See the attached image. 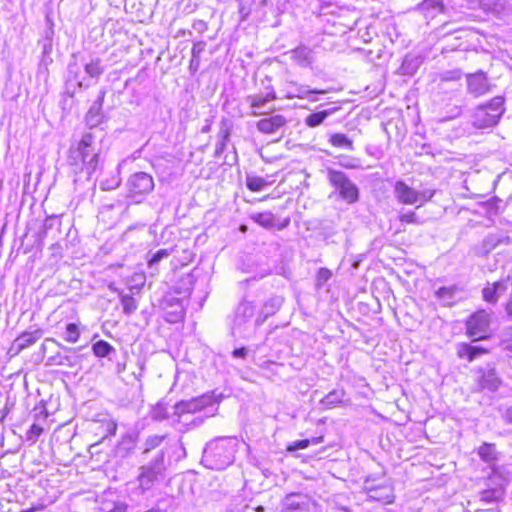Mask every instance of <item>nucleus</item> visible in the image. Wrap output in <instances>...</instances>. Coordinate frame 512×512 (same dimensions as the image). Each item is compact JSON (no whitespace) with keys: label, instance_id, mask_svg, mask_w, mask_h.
Returning a JSON list of instances; mask_svg holds the SVG:
<instances>
[{"label":"nucleus","instance_id":"1","mask_svg":"<svg viewBox=\"0 0 512 512\" xmlns=\"http://www.w3.org/2000/svg\"><path fill=\"white\" fill-rule=\"evenodd\" d=\"M99 153L96 137L91 132L84 133L79 141L71 144L67 164L75 175L85 173L90 177L99 164Z\"/></svg>","mask_w":512,"mask_h":512},{"label":"nucleus","instance_id":"2","mask_svg":"<svg viewBox=\"0 0 512 512\" xmlns=\"http://www.w3.org/2000/svg\"><path fill=\"white\" fill-rule=\"evenodd\" d=\"M239 441L236 437H217L206 444L202 464L212 470H223L234 462Z\"/></svg>","mask_w":512,"mask_h":512},{"label":"nucleus","instance_id":"3","mask_svg":"<svg viewBox=\"0 0 512 512\" xmlns=\"http://www.w3.org/2000/svg\"><path fill=\"white\" fill-rule=\"evenodd\" d=\"M165 452L160 450L147 463L138 468V475L133 493L137 496H143L150 491L155 484L160 482L165 476Z\"/></svg>","mask_w":512,"mask_h":512},{"label":"nucleus","instance_id":"4","mask_svg":"<svg viewBox=\"0 0 512 512\" xmlns=\"http://www.w3.org/2000/svg\"><path fill=\"white\" fill-rule=\"evenodd\" d=\"M504 102L502 96H496L486 104L479 105L472 116L473 125L479 129L495 126L505 112Z\"/></svg>","mask_w":512,"mask_h":512},{"label":"nucleus","instance_id":"5","mask_svg":"<svg viewBox=\"0 0 512 512\" xmlns=\"http://www.w3.org/2000/svg\"><path fill=\"white\" fill-rule=\"evenodd\" d=\"M327 178L344 202L353 204L358 201L359 189L344 172L329 168Z\"/></svg>","mask_w":512,"mask_h":512},{"label":"nucleus","instance_id":"6","mask_svg":"<svg viewBox=\"0 0 512 512\" xmlns=\"http://www.w3.org/2000/svg\"><path fill=\"white\" fill-rule=\"evenodd\" d=\"M128 197L135 203H140L154 189V180L146 172L132 174L126 183Z\"/></svg>","mask_w":512,"mask_h":512},{"label":"nucleus","instance_id":"7","mask_svg":"<svg viewBox=\"0 0 512 512\" xmlns=\"http://www.w3.org/2000/svg\"><path fill=\"white\" fill-rule=\"evenodd\" d=\"M215 402L213 394H203L187 401H180L174 405V415L180 418L184 414L196 413Z\"/></svg>","mask_w":512,"mask_h":512},{"label":"nucleus","instance_id":"8","mask_svg":"<svg viewBox=\"0 0 512 512\" xmlns=\"http://www.w3.org/2000/svg\"><path fill=\"white\" fill-rule=\"evenodd\" d=\"M490 314L485 310H479L470 316L466 323L467 334L475 339H484L489 331Z\"/></svg>","mask_w":512,"mask_h":512},{"label":"nucleus","instance_id":"9","mask_svg":"<svg viewBox=\"0 0 512 512\" xmlns=\"http://www.w3.org/2000/svg\"><path fill=\"white\" fill-rule=\"evenodd\" d=\"M283 506L287 512H317V504L306 494L291 493L288 494Z\"/></svg>","mask_w":512,"mask_h":512},{"label":"nucleus","instance_id":"10","mask_svg":"<svg viewBox=\"0 0 512 512\" xmlns=\"http://www.w3.org/2000/svg\"><path fill=\"white\" fill-rule=\"evenodd\" d=\"M467 91L473 97H481L491 90V85L488 81L487 75L483 71H478L466 76Z\"/></svg>","mask_w":512,"mask_h":512},{"label":"nucleus","instance_id":"11","mask_svg":"<svg viewBox=\"0 0 512 512\" xmlns=\"http://www.w3.org/2000/svg\"><path fill=\"white\" fill-rule=\"evenodd\" d=\"M477 373L479 375L477 384L480 391L488 390L494 392L500 387L502 381L494 367L480 368Z\"/></svg>","mask_w":512,"mask_h":512},{"label":"nucleus","instance_id":"12","mask_svg":"<svg viewBox=\"0 0 512 512\" xmlns=\"http://www.w3.org/2000/svg\"><path fill=\"white\" fill-rule=\"evenodd\" d=\"M42 335L43 331L41 329L22 333L13 341L8 354H10V356H15V354H18L22 350L35 344L42 337Z\"/></svg>","mask_w":512,"mask_h":512},{"label":"nucleus","instance_id":"13","mask_svg":"<svg viewBox=\"0 0 512 512\" xmlns=\"http://www.w3.org/2000/svg\"><path fill=\"white\" fill-rule=\"evenodd\" d=\"M510 279H502L494 283H488L482 290L483 299L491 304H495L498 299L507 292Z\"/></svg>","mask_w":512,"mask_h":512},{"label":"nucleus","instance_id":"14","mask_svg":"<svg viewBox=\"0 0 512 512\" xmlns=\"http://www.w3.org/2000/svg\"><path fill=\"white\" fill-rule=\"evenodd\" d=\"M365 489L368 497L372 500L390 504L394 500L393 490L390 485L372 486L369 481L365 482Z\"/></svg>","mask_w":512,"mask_h":512},{"label":"nucleus","instance_id":"15","mask_svg":"<svg viewBox=\"0 0 512 512\" xmlns=\"http://www.w3.org/2000/svg\"><path fill=\"white\" fill-rule=\"evenodd\" d=\"M394 194L397 201L404 205L418 203V191L408 186L403 181H397L394 186Z\"/></svg>","mask_w":512,"mask_h":512},{"label":"nucleus","instance_id":"16","mask_svg":"<svg viewBox=\"0 0 512 512\" xmlns=\"http://www.w3.org/2000/svg\"><path fill=\"white\" fill-rule=\"evenodd\" d=\"M277 98L274 89L271 87L265 94L249 95L246 97V102L249 103L253 109L250 113L252 116H258L262 114L259 110L263 108L268 102L274 101Z\"/></svg>","mask_w":512,"mask_h":512},{"label":"nucleus","instance_id":"17","mask_svg":"<svg viewBox=\"0 0 512 512\" xmlns=\"http://www.w3.org/2000/svg\"><path fill=\"white\" fill-rule=\"evenodd\" d=\"M250 219L265 229H272L277 227L278 230L284 229L290 222L289 219H286L282 224L277 226V219L275 215L270 211L252 213L250 215Z\"/></svg>","mask_w":512,"mask_h":512},{"label":"nucleus","instance_id":"18","mask_svg":"<svg viewBox=\"0 0 512 512\" xmlns=\"http://www.w3.org/2000/svg\"><path fill=\"white\" fill-rule=\"evenodd\" d=\"M285 124V117L280 114H277L259 120L257 122V129L264 134H273L276 133L280 128L285 126Z\"/></svg>","mask_w":512,"mask_h":512},{"label":"nucleus","instance_id":"19","mask_svg":"<svg viewBox=\"0 0 512 512\" xmlns=\"http://www.w3.org/2000/svg\"><path fill=\"white\" fill-rule=\"evenodd\" d=\"M255 310L256 306L252 302H241L236 309L234 320L235 325L241 326L250 321L255 315Z\"/></svg>","mask_w":512,"mask_h":512},{"label":"nucleus","instance_id":"20","mask_svg":"<svg viewBox=\"0 0 512 512\" xmlns=\"http://www.w3.org/2000/svg\"><path fill=\"white\" fill-rule=\"evenodd\" d=\"M290 58L299 66L308 67L313 62L312 50L306 46H299L288 52Z\"/></svg>","mask_w":512,"mask_h":512},{"label":"nucleus","instance_id":"21","mask_svg":"<svg viewBox=\"0 0 512 512\" xmlns=\"http://www.w3.org/2000/svg\"><path fill=\"white\" fill-rule=\"evenodd\" d=\"M488 351L485 348L479 346H472L467 343H460L457 345V356L461 359L466 358L469 362H472L476 357L481 354H486Z\"/></svg>","mask_w":512,"mask_h":512},{"label":"nucleus","instance_id":"22","mask_svg":"<svg viewBox=\"0 0 512 512\" xmlns=\"http://www.w3.org/2000/svg\"><path fill=\"white\" fill-rule=\"evenodd\" d=\"M345 397L343 389H334L320 400V404L326 409H332L341 404Z\"/></svg>","mask_w":512,"mask_h":512},{"label":"nucleus","instance_id":"23","mask_svg":"<svg viewBox=\"0 0 512 512\" xmlns=\"http://www.w3.org/2000/svg\"><path fill=\"white\" fill-rule=\"evenodd\" d=\"M504 488L499 486L491 489H486L480 492V501L484 503L500 502L504 499Z\"/></svg>","mask_w":512,"mask_h":512},{"label":"nucleus","instance_id":"24","mask_svg":"<svg viewBox=\"0 0 512 512\" xmlns=\"http://www.w3.org/2000/svg\"><path fill=\"white\" fill-rule=\"evenodd\" d=\"M171 252L172 251L169 249H159L151 255L147 262V266L152 275L158 273L159 262L165 258H168L171 255Z\"/></svg>","mask_w":512,"mask_h":512},{"label":"nucleus","instance_id":"25","mask_svg":"<svg viewBox=\"0 0 512 512\" xmlns=\"http://www.w3.org/2000/svg\"><path fill=\"white\" fill-rule=\"evenodd\" d=\"M104 98H105V91L101 90L99 92L97 99L95 100V102L90 107V109L87 113V121L89 123L94 124V123L98 122V119H94V118L100 116V111H101V108H102V105L104 102Z\"/></svg>","mask_w":512,"mask_h":512},{"label":"nucleus","instance_id":"26","mask_svg":"<svg viewBox=\"0 0 512 512\" xmlns=\"http://www.w3.org/2000/svg\"><path fill=\"white\" fill-rule=\"evenodd\" d=\"M329 142L334 147L344 148L350 151L354 150L353 141L342 133L332 134L329 138Z\"/></svg>","mask_w":512,"mask_h":512},{"label":"nucleus","instance_id":"27","mask_svg":"<svg viewBox=\"0 0 512 512\" xmlns=\"http://www.w3.org/2000/svg\"><path fill=\"white\" fill-rule=\"evenodd\" d=\"M85 73L90 78H99L100 75L104 71V67L102 66V61L99 58H93L90 62L84 65Z\"/></svg>","mask_w":512,"mask_h":512},{"label":"nucleus","instance_id":"28","mask_svg":"<svg viewBox=\"0 0 512 512\" xmlns=\"http://www.w3.org/2000/svg\"><path fill=\"white\" fill-rule=\"evenodd\" d=\"M456 292L457 288L455 286L441 287L436 291V296L444 305L450 306L453 303Z\"/></svg>","mask_w":512,"mask_h":512},{"label":"nucleus","instance_id":"29","mask_svg":"<svg viewBox=\"0 0 512 512\" xmlns=\"http://www.w3.org/2000/svg\"><path fill=\"white\" fill-rule=\"evenodd\" d=\"M92 351L99 358L108 357L110 353L115 352V348L104 340H99L92 345Z\"/></svg>","mask_w":512,"mask_h":512},{"label":"nucleus","instance_id":"30","mask_svg":"<svg viewBox=\"0 0 512 512\" xmlns=\"http://www.w3.org/2000/svg\"><path fill=\"white\" fill-rule=\"evenodd\" d=\"M267 182L264 178L255 176L252 174L246 175V186L252 192L262 191L266 186Z\"/></svg>","mask_w":512,"mask_h":512},{"label":"nucleus","instance_id":"31","mask_svg":"<svg viewBox=\"0 0 512 512\" xmlns=\"http://www.w3.org/2000/svg\"><path fill=\"white\" fill-rule=\"evenodd\" d=\"M331 114V111L329 110H323V111H319V112H316V113H312L310 115H308L305 119V124L308 126V127H317L319 126L320 124L323 123V121L327 118V116H329Z\"/></svg>","mask_w":512,"mask_h":512},{"label":"nucleus","instance_id":"32","mask_svg":"<svg viewBox=\"0 0 512 512\" xmlns=\"http://www.w3.org/2000/svg\"><path fill=\"white\" fill-rule=\"evenodd\" d=\"M121 305L123 307V312L126 315H131L137 310V302L130 294H123L120 297Z\"/></svg>","mask_w":512,"mask_h":512},{"label":"nucleus","instance_id":"33","mask_svg":"<svg viewBox=\"0 0 512 512\" xmlns=\"http://www.w3.org/2000/svg\"><path fill=\"white\" fill-rule=\"evenodd\" d=\"M495 447L492 444L484 443L481 445L478 449V454L481 459H483L486 462H491L496 459L495 456Z\"/></svg>","mask_w":512,"mask_h":512},{"label":"nucleus","instance_id":"34","mask_svg":"<svg viewBox=\"0 0 512 512\" xmlns=\"http://www.w3.org/2000/svg\"><path fill=\"white\" fill-rule=\"evenodd\" d=\"M80 331L78 326L75 323H69L66 325V330L64 333L65 341L69 343H76L79 340Z\"/></svg>","mask_w":512,"mask_h":512},{"label":"nucleus","instance_id":"35","mask_svg":"<svg viewBox=\"0 0 512 512\" xmlns=\"http://www.w3.org/2000/svg\"><path fill=\"white\" fill-rule=\"evenodd\" d=\"M166 439V435H151L145 440V449L143 454L159 447L161 443Z\"/></svg>","mask_w":512,"mask_h":512},{"label":"nucleus","instance_id":"36","mask_svg":"<svg viewBox=\"0 0 512 512\" xmlns=\"http://www.w3.org/2000/svg\"><path fill=\"white\" fill-rule=\"evenodd\" d=\"M121 183V179L118 173L111 176V178L103 179L100 181V188L103 191H110L117 188Z\"/></svg>","mask_w":512,"mask_h":512},{"label":"nucleus","instance_id":"37","mask_svg":"<svg viewBox=\"0 0 512 512\" xmlns=\"http://www.w3.org/2000/svg\"><path fill=\"white\" fill-rule=\"evenodd\" d=\"M325 91L324 90H310L308 89L307 87H304V86H301L297 89V97L298 98H301V99H309L311 101H315L316 99L314 98H310L311 95L313 94H324Z\"/></svg>","mask_w":512,"mask_h":512},{"label":"nucleus","instance_id":"38","mask_svg":"<svg viewBox=\"0 0 512 512\" xmlns=\"http://www.w3.org/2000/svg\"><path fill=\"white\" fill-rule=\"evenodd\" d=\"M43 433V428L38 424H32L26 434V439L35 443L38 437Z\"/></svg>","mask_w":512,"mask_h":512},{"label":"nucleus","instance_id":"39","mask_svg":"<svg viewBox=\"0 0 512 512\" xmlns=\"http://www.w3.org/2000/svg\"><path fill=\"white\" fill-rule=\"evenodd\" d=\"M399 220L402 223H407V224H422L423 223V221L420 220L419 217L416 215V213L413 211H409L407 213H403V214L399 215Z\"/></svg>","mask_w":512,"mask_h":512},{"label":"nucleus","instance_id":"40","mask_svg":"<svg viewBox=\"0 0 512 512\" xmlns=\"http://www.w3.org/2000/svg\"><path fill=\"white\" fill-rule=\"evenodd\" d=\"M220 137H221V139L217 142L216 147H215V155L216 156H219L224 152L228 138H229V132L227 130L221 131Z\"/></svg>","mask_w":512,"mask_h":512},{"label":"nucleus","instance_id":"41","mask_svg":"<svg viewBox=\"0 0 512 512\" xmlns=\"http://www.w3.org/2000/svg\"><path fill=\"white\" fill-rule=\"evenodd\" d=\"M503 237L496 235V234H490L488 235L484 240V246L491 250L495 248L497 245L503 242Z\"/></svg>","mask_w":512,"mask_h":512},{"label":"nucleus","instance_id":"42","mask_svg":"<svg viewBox=\"0 0 512 512\" xmlns=\"http://www.w3.org/2000/svg\"><path fill=\"white\" fill-rule=\"evenodd\" d=\"M332 277V273L327 268H320L317 273V283L318 287L323 286L330 278Z\"/></svg>","mask_w":512,"mask_h":512},{"label":"nucleus","instance_id":"43","mask_svg":"<svg viewBox=\"0 0 512 512\" xmlns=\"http://www.w3.org/2000/svg\"><path fill=\"white\" fill-rule=\"evenodd\" d=\"M435 194V190L425 189L423 191H418V203L417 207L422 206L424 203L430 201Z\"/></svg>","mask_w":512,"mask_h":512},{"label":"nucleus","instance_id":"44","mask_svg":"<svg viewBox=\"0 0 512 512\" xmlns=\"http://www.w3.org/2000/svg\"><path fill=\"white\" fill-rule=\"evenodd\" d=\"M68 72H69V76L71 77L72 75L74 76V79L77 80V83H78V86L79 87H88L89 84L88 83H84V79L82 80H79V76H78V67H77V64L76 63H70L69 66H68Z\"/></svg>","mask_w":512,"mask_h":512},{"label":"nucleus","instance_id":"45","mask_svg":"<svg viewBox=\"0 0 512 512\" xmlns=\"http://www.w3.org/2000/svg\"><path fill=\"white\" fill-rule=\"evenodd\" d=\"M55 225L60 226V221L57 216H49L46 218L43 224V234L46 235L48 230L52 229Z\"/></svg>","mask_w":512,"mask_h":512},{"label":"nucleus","instance_id":"46","mask_svg":"<svg viewBox=\"0 0 512 512\" xmlns=\"http://www.w3.org/2000/svg\"><path fill=\"white\" fill-rule=\"evenodd\" d=\"M205 48H206V42H204V41H198V42L194 43L193 47H192V51H191L192 57L200 59L201 54L205 50Z\"/></svg>","mask_w":512,"mask_h":512},{"label":"nucleus","instance_id":"47","mask_svg":"<svg viewBox=\"0 0 512 512\" xmlns=\"http://www.w3.org/2000/svg\"><path fill=\"white\" fill-rule=\"evenodd\" d=\"M310 444V441L308 439L304 440H298L293 442L291 445L288 446V451H296L300 449H306Z\"/></svg>","mask_w":512,"mask_h":512},{"label":"nucleus","instance_id":"48","mask_svg":"<svg viewBox=\"0 0 512 512\" xmlns=\"http://www.w3.org/2000/svg\"><path fill=\"white\" fill-rule=\"evenodd\" d=\"M460 78H461V72L458 70H455V71L446 72L442 76L441 79L444 81H456V80H459Z\"/></svg>","mask_w":512,"mask_h":512},{"label":"nucleus","instance_id":"49","mask_svg":"<svg viewBox=\"0 0 512 512\" xmlns=\"http://www.w3.org/2000/svg\"><path fill=\"white\" fill-rule=\"evenodd\" d=\"M193 29L198 33H204L208 29V25L204 20H195L192 25Z\"/></svg>","mask_w":512,"mask_h":512},{"label":"nucleus","instance_id":"50","mask_svg":"<svg viewBox=\"0 0 512 512\" xmlns=\"http://www.w3.org/2000/svg\"><path fill=\"white\" fill-rule=\"evenodd\" d=\"M51 360V363L57 365H68L70 363V358L68 356H62L60 354L51 358Z\"/></svg>","mask_w":512,"mask_h":512},{"label":"nucleus","instance_id":"51","mask_svg":"<svg viewBox=\"0 0 512 512\" xmlns=\"http://www.w3.org/2000/svg\"><path fill=\"white\" fill-rule=\"evenodd\" d=\"M127 504L122 501L115 502L113 505V508L109 510V512H126L127 511Z\"/></svg>","mask_w":512,"mask_h":512},{"label":"nucleus","instance_id":"52","mask_svg":"<svg viewBox=\"0 0 512 512\" xmlns=\"http://www.w3.org/2000/svg\"><path fill=\"white\" fill-rule=\"evenodd\" d=\"M248 354V350L245 347L234 349L232 352V356L234 358H245Z\"/></svg>","mask_w":512,"mask_h":512},{"label":"nucleus","instance_id":"53","mask_svg":"<svg viewBox=\"0 0 512 512\" xmlns=\"http://www.w3.org/2000/svg\"><path fill=\"white\" fill-rule=\"evenodd\" d=\"M200 67V59L191 57L190 63H189V69L192 73L197 72V70Z\"/></svg>","mask_w":512,"mask_h":512},{"label":"nucleus","instance_id":"54","mask_svg":"<svg viewBox=\"0 0 512 512\" xmlns=\"http://www.w3.org/2000/svg\"><path fill=\"white\" fill-rule=\"evenodd\" d=\"M502 417L506 423L512 424V406L506 408Z\"/></svg>","mask_w":512,"mask_h":512},{"label":"nucleus","instance_id":"55","mask_svg":"<svg viewBox=\"0 0 512 512\" xmlns=\"http://www.w3.org/2000/svg\"><path fill=\"white\" fill-rule=\"evenodd\" d=\"M51 49H52V44H51L50 41L44 43V45H43V55H44V57L49 56V54L51 52Z\"/></svg>","mask_w":512,"mask_h":512},{"label":"nucleus","instance_id":"56","mask_svg":"<svg viewBox=\"0 0 512 512\" xmlns=\"http://www.w3.org/2000/svg\"><path fill=\"white\" fill-rule=\"evenodd\" d=\"M430 3H431V5H432L434 8H437V9H439L440 11L442 10L443 5H442V3H441V2L433 0V1H429V2H427L426 4H430Z\"/></svg>","mask_w":512,"mask_h":512},{"label":"nucleus","instance_id":"57","mask_svg":"<svg viewBox=\"0 0 512 512\" xmlns=\"http://www.w3.org/2000/svg\"><path fill=\"white\" fill-rule=\"evenodd\" d=\"M343 167L345 168H348V169H353V168H356L357 165L352 163L351 161H347V162H341L340 163Z\"/></svg>","mask_w":512,"mask_h":512},{"label":"nucleus","instance_id":"58","mask_svg":"<svg viewBox=\"0 0 512 512\" xmlns=\"http://www.w3.org/2000/svg\"><path fill=\"white\" fill-rule=\"evenodd\" d=\"M506 312L508 316L512 319V299L506 304Z\"/></svg>","mask_w":512,"mask_h":512},{"label":"nucleus","instance_id":"59","mask_svg":"<svg viewBox=\"0 0 512 512\" xmlns=\"http://www.w3.org/2000/svg\"><path fill=\"white\" fill-rule=\"evenodd\" d=\"M125 369H126L125 363H118L117 366H116V370H117L118 374L124 372Z\"/></svg>","mask_w":512,"mask_h":512},{"label":"nucleus","instance_id":"60","mask_svg":"<svg viewBox=\"0 0 512 512\" xmlns=\"http://www.w3.org/2000/svg\"><path fill=\"white\" fill-rule=\"evenodd\" d=\"M271 303L274 307H279L281 304H282V299L281 298H273L271 299Z\"/></svg>","mask_w":512,"mask_h":512},{"label":"nucleus","instance_id":"61","mask_svg":"<svg viewBox=\"0 0 512 512\" xmlns=\"http://www.w3.org/2000/svg\"><path fill=\"white\" fill-rule=\"evenodd\" d=\"M47 341H51V342H53V343L57 344L59 347H62V348H63V346H62V345H61L57 340H55V339H53V338H47V339L45 340V342H47ZM64 349H65V350H67V351H71V350H73L72 348H67V347H64Z\"/></svg>","mask_w":512,"mask_h":512},{"label":"nucleus","instance_id":"62","mask_svg":"<svg viewBox=\"0 0 512 512\" xmlns=\"http://www.w3.org/2000/svg\"><path fill=\"white\" fill-rule=\"evenodd\" d=\"M154 417L155 418H165L164 415H159V408H156L155 411H154Z\"/></svg>","mask_w":512,"mask_h":512},{"label":"nucleus","instance_id":"63","mask_svg":"<svg viewBox=\"0 0 512 512\" xmlns=\"http://www.w3.org/2000/svg\"><path fill=\"white\" fill-rule=\"evenodd\" d=\"M477 512H499V510L496 508H492V509H486V510H484V509L478 510Z\"/></svg>","mask_w":512,"mask_h":512},{"label":"nucleus","instance_id":"64","mask_svg":"<svg viewBox=\"0 0 512 512\" xmlns=\"http://www.w3.org/2000/svg\"><path fill=\"white\" fill-rule=\"evenodd\" d=\"M506 349L512 353V342L506 345Z\"/></svg>","mask_w":512,"mask_h":512}]
</instances>
